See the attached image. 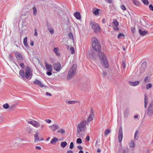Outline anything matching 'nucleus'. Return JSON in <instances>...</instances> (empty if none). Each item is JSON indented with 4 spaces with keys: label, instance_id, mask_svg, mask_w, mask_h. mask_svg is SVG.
<instances>
[{
    "label": "nucleus",
    "instance_id": "f257e3e1",
    "mask_svg": "<svg viewBox=\"0 0 153 153\" xmlns=\"http://www.w3.org/2000/svg\"><path fill=\"white\" fill-rule=\"evenodd\" d=\"M91 43L93 49L97 52L99 51L98 55L102 62V65L105 68H108L109 65L108 61L105 54L102 52L100 51L101 47L97 39L95 37L92 38Z\"/></svg>",
    "mask_w": 153,
    "mask_h": 153
},
{
    "label": "nucleus",
    "instance_id": "f03ea898",
    "mask_svg": "<svg viewBox=\"0 0 153 153\" xmlns=\"http://www.w3.org/2000/svg\"><path fill=\"white\" fill-rule=\"evenodd\" d=\"M76 64L73 65L70 68L67 76V79L70 80L74 76L76 71Z\"/></svg>",
    "mask_w": 153,
    "mask_h": 153
},
{
    "label": "nucleus",
    "instance_id": "7ed1b4c3",
    "mask_svg": "<svg viewBox=\"0 0 153 153\" xmlns=\"http://www.w3.org/2000/svg\"><path fill=\"white\" fill-rule=\"evenodd\" d=\"M86 123L85 120H83L77 125V132L78 133H79L82 131H85Z\"/></svg>",
    "mask_w": 153,
    "mask_h": 153
},
{
    "label": "nucleus",
    "instance_id": "20e7f679",
    "mask_svg": "<svg viewBox=\"0 0 153 153\" xmlns=\"http://www.w3.org/2000/svg\"><path fill=\"white\" fill-rule=\"evenodd\" d=\"M90 25L95 33H97L100 30V28L99 25L94 21H91L90 22Z\"/></svg>",
    "mask_w": 153,
    "mask_h": 153
},
{
    "label": "nucleus",
    "instance_id": "39448f33",
    "mask_svg": "<svg viewBox=\"0 0 153 153\" xmlns=\"http://www.w3.org/2000/svg\"><path fill=\"white\" fill-rule=\"evenodd\" d=\"M25 71V77L26 79H30L32 76V74L31 72L30 68L28 66L26 67Z\"/></svg>",
    "mask_w": 153,
    "mask_h": 153
},
{
    "label": "nucleus",
    "instance_id": "423d86ee",
    "mask_svg": "<svg viewBox=\"0 0 153 153\" xmlns=\"http://www.w3.org/2000/svg\"><path fill=\"white\" fill-rule=\"evenodd\" d=\"M146 114L149 118H151L153 114V101L149 104Z\"/></svg>",
    "mask_w": 153,
    "mask_h": 153
},
{
    "label": "nucleus",
    "instance_id": "0eeeda50",
    "mask_svg": "<svg viewBox=\"0 0 153 153\" xmlns=\"http://www.w3.org/2000/svg\"><path fill=\"white\" fill-rule=\"evenodd\" d=\"M91 112L90 115L88 117V119L86 121V123H88L89 122L93 120V117L94 116V111L92 108H91Z\"/></svg>",
    "mask_w": 153,
    "mask_h": 153
},
{
    "label": "nucleus",
    "instance_id": "6e6552de",
    "mask_svg": "<svg viewBox=\"0 0 153 153\" xmlns=\"http://www.w3.org/2000/svg\"><path fill=\"white\" fill-rule=\"evenodd\" d=\"M45 124L43 123H40L36 121H35L34 122L33 126L35 127L36 128H38L39 127H40L41 129H42L45 127Z\"/></svg>",
    "mask_w": 153,
    "mask_h": 153
},
{
    "label": "nucleus",
    "instance_id": "1a4fd4ad",
    "mask_svg": "<svg viewBox=\"0 0 153 153\" xmlns=\"http://www.w3.org/2000/svg\"><path fill=\"white\" fill-rule=\"evenodd\" d=\"M15 56L18 60H23V59L21 54L19 52L16 51L15 52Z\"/></svg>",
    "mask_w": 153,
    "mask_h": 153
},
{
    "label": "nucleus",
    "instance_id": "9d476101",
    "mask_svg": "<svg viewBox=\"0 0 153 153\" xmlns=\"http://www.w3.org/2000/svg\"><path fill=\"white\" fill-rule=\"evenodd\" d=\"M123 137V133L122 128L121 127H120L119 131L118 140L120 142H121Z\"/></svg>",
    "mask_w": 153,
    "mask_h": 153
},
{
    "label": "nucleus",
    "instance_id": "9b49d317",
    "mask_svg": "<svg viewBox=\"0 0 153 153\" xmlns=\"http://www.w3.org/2000/svg\"><path fill=\"white\" fill-rule=\"evenodd\" d=\"M61 68V65L59 63L55 64L53 65V69L56 71L60 70Z\"/></svg>",
    "mask_w": 153,
    "mask_h": 153
},
{
    "label": "nucleus",
    "instance_id": "f8f14e48",
    "mask_svg": "<svg viewBox=\"0 0 153 153\" xmlns=\"http://www.w3.org/2000/svg\"><path fill=\"white\" fill-rule=\"evenodd\" d=\"M146 67V63L145 62L143 63L141 65V67L140 68V70L141 73H142L145 70Z\"/></svg>",
    "mask_w": 153,
    "mask_h": 153
},
{
    "label": "nucleus",
    "instance_id": "ddd939ff",
    "mask_svg": "<svg viewBox=\"0 0 153 153\" xmlns=\"http://www.w3.org/2000/svg\"><path fill=\"white\" fill-rule=\"evenodd\" d=\"M33 83L35 84L38 85L39 86L41 87H44V85L42 83L41 81L37 79H36L35 81L33 82Z\"/></svg>",
    "mask_w": 153,
    "mask_h": 153
},
{
    "label": "nucleus",
    "instance_id": "4468645a",
    "mask_svg": "<svg viewBox=\"0 0 153 153\" xmlns=\"http://www.w3.org/2000/svg\"><path fill=\"white\" fill-rule=\"evenodd\" d=\"M38 135L39 133L37 132H36L34 135V141L36 143V142H38V141H42L43 140V138H41V139H39L38 137Z\"/></svg>",
    "mask_w": 153,
    "mask_h": 153
},
{
    "label": "nucleus",
    "instance_id": "2eb2a0df",
    "mask_svg": "<svg viewBox=\"0 0 153 153\" xmlns=\"http://www.w3.org/2000/svg\"><path fill=\"white\" fill-rule=\"evenodd\" d=\"M47 28L51 34H53L54 33V30L51 27V25L48 23L47 24Z\"/></svg>",
    "mask_w": 153,
    "mask_h": 153
},
{
    "label": "nucleus",
    "instance_id": "dca6fc26",
    "mask_svg": "<svg viewBox=\"0 0 153 153\" xmlns=\"http://www.w3.org/2000/svg\"><path fill=\"white\" fill-rule=\"evenodd\" d=\"M50 128L53 131H55L57 129L59 128V126L58 125H53L49 126Z\"/></svg>",
    "mask_w": 153,
    "mask_h": 153
},
{
    "label": "nucleus",
    "instance_id": "f3484780",
    "mask_svg": "<svg viewBox=\"0 0 153 153\" xmlns=\"http://www.w3.org/2000/svg\"><path fill=\"white\" fill-rule=\"evenodd\" d=\"M139 81H136L133 82L131 81L129 82V84L131 86H135L139 84Z\"/></svg>",
    "mask_w": 153,
    "mask_h": 153
},
{
    "label": "nucleus",
    "instance_id": "a211bd4d",
    "mask_svg": "<svg viewBox=\"0 0 153 153\" xmlns=\"http://www.w3.org/2000/svg\"><path fill=\"white\" fill-rule=\"evenodd\" d=\"M74 16L77 19L80 20L81 19V17L79 12H76V13H74Z\"/></svg>",
    "mask_w": 153,
    "mask_h": 153
},
{
    "label": "nucleus",
    "instance_id": "6ab92c4d",
    "mask_svg": "<svg viewBox=\"0 0 153 153\" xmlns=\"http://www.w3.org/2000/svg\"><path fill=\"white\" fill-rule=\"evenodd\" d=\"M45 66L46 68L48 71H52V66L51 65L45 63Z\"/></svg>",
    "mask_w": 153,
    "mask_h": 153
},
{
    "label": "nucleus",
    "instance_id": "aec40b11",
    "mask_svg": "<svg viewBox=\"0 0 153 153\" xmlns=\"http://www.w3.org/2000/svg\"><path fill=\"white\" fill-rule=\"evenodd\" d=\"M139 34L141 36H143L146 34L148 33V31L146 30L142 31L141 29L139 30Z\"/></svg>",
    "mask_w": 153,
    "mask_h": 153
},
{
    "label": "nucleus",
    "instance_id": "412c9836",
    "mask_svg": "<svg viewBox=\"0 0 153 153\" xmlns=\"http://www.w3.org/2000/svg\"><path fill=\"white\" fill-rule=\"evenodd\" d=\"M144 107L146 108L148 102V99L147 97L146 94L144 95Z\"/></svg>",
    "mask_w": 153,
    "mask_h": 153
},
{
    "label": "nucleus",
    "instance_id": "4be33fe9",
    "mask_svg": "<svg viewBox=\"0 0 153 153\" xmlns=\"http://www.w3.org/2000/svg\"><path fill=\"white\" fill-rule=\"evenodd\" d=\"M139 133V131L137 130L136 131L134 134V140H137L138 139V136L137 135Z\"/></svg>",
    "mask_w": 153,
    "mask_h": 153
},
{
    "label": "nucleus",
    "instance_id": "5701e85b",
    "mask_svg": "<svg viewBox=\"0 0 153 153\" xmlns=\"http://www.w3.org/2000/svg\"><path fill=\"white\" fill-rule=\"evenodd\" d=\"M19 74L23 78H24L25 77V73L23 70H22L19 71Z\"/></svg>",
    "mask_w": 153,
    "mask_h": 153
},
{
    "label": "nucleus",
    "instance_id": "b1692460",
    "mask_svg": "<svg viewBox=\"0 0 153 153\" xmlns=\"http://www.w3.org/2000/svg\"><path fill=\"white\" fill-rule=\"evenodd\" d=\"M129 146L131 148H134V143L133 140H131L130 142L128 143Z\"/></svg>",
    "mask_w": 153,
    "mask_h": 153
},
{
    "label": "nucleus",
    "instance_id": "393cba45",
    "mask_svg": "<svg viewBox=\"0 0 153 153\" xmlns=\"http://www.w3.org/2000/svg\"><path fill=\"white\" fill-rule=\"evenodd\" d=\"M77 102H78L79 104L80 103V102L79 101H76L74 100H69L67 101L66 102L70 104H75Z\"/></svg>",
    "mask_w": 153,
    "mask_h": 153
},
{
    "label": "nucleus",
    "instance_id": "a878e982",
    "mask_svg": "<svg viewBox=\"0 0 153 153\" xmlns=\"http://www.w3.org/2000/svg\"><path fill=\"white\" fill-rule=\"evenodd\" d=\"M27 37H25L23 40V44L26 47H27L28 46V44L27 43Z\"/></svg>",
    "mask_w": 153,
    "mask_h": 153
},
{
    "label": "nucleus",
    "instance_id": "bb28decb",
    "mask_svg": "<svg viewBox=\"0 0 153 153\" xmlns=\"http://www.w3.org/2000/svg\"><path fill=\"white\" fill-rule=\"evenodd\" d=\"M25 129L27 133L29 134H31L33 131L32 129L29 127L26 128Z\"/></svg>",
    "mask_w": 153,
    "mask_h": 153
},
{
    "label": "nucleus",
    "instance_id": "cd10ccee",
    "mask_svg": "<svg viewBox=\"0 0 153 153\" xmlns=\"http://www.w3.org/2000/svg\"><path fill=\"white\" fill-rule=\"evenodd\" d=\"M32 9L33 10V15L34 16H36L37 13V10L36 7L35 6H34L32 7Z\"/></svg>",
    "mask_w": 153,
    "mask_h": 153
},
{
    "label": "nucleus",
    "instance_id": "c85d7f7f",
    "mask_svg": "<svg viewBox=\"0 0 153 153\" xmlns=\"http://www.w3.org/2000/svg\"><path fill=\"white\" fill-rule=\"evenodd\" d=\"M58 141V139L56 137L53 138L51 141V143L52 144H54L55 143Z\"/></svg>",
    "mask_w": 153,
    "mask_h": 153
},
{
    "label": "nucleus",
    "instance_id": "c756f323",
    "mask_svg": "<svg viewBox=\"0 0 153 153\" xmlns=\"http://www.w3.org/2000/svg\"><path fill=\"white\" fill-rule=\"evenodd\" d=\"M132 2L135 5L138 6L140 4V2L137 0H133Z\"/></svg>",
    "mask_w": 153,
    "mask_h": 153
},
{
    "label": "nucleus",
    "instance_id": "7c9ffc66",
    "mask_svg": "<svg viewBox=\"0 0 153 153\" xmlns=\"http://www.w3.org/2000/svg\"><path fill=\"white\" fill-rule=\"evenodd\" d=\"M100 10V9H97L93 11V12L95 15H97L99 14V11Z\"/></svg>",
    "mask_w": 153,
    "mask_h": 153
},
{
    "label": "nucleus",
    "instance_id": "2f4dec72",
    "mask_svg": "<svg viewBox=\"0 0 153 153\" xmlns=\"http://www.w3.org/2000/svg\"><path fill=\"white\" fill-rule=\"evenodd\" d=\"M67 145V143L66 142H63L61 143V146L63 147H65Z\"/></svg>",
    "mask_w": 153,
    "mask_h": 153
},
{
    "label": "nucleus",
    "instance_id": "473e14b6",
    "mask_svg": "<svg viewBox=\"0 0 153 153\" xmlns=\"http://www.w3.org/2000/svg\"><path fill=\"white\" fill-rule=\"evenodd\" d=\"M68 36L70 39H72L73 40H74V36L72 33H69Z\"/></svg>",
    "mask_w": 153,
    "mask_h": 153
},
{
    "label": "nucleus",
    "instance_id": "72a5a7b5",
    "mask_svg": "<svg viewBox=\"0 0 153 153\" xmlns=\"http://www.w3.org/2000/svg\"><path fill=\"white\" fill-rule=\"evenodd\" d=\"M57 132L58 133H60L62 134H64L65 133V130L62 129L58 130Z\"/></svg>",
    "mask_w": 153,
    "mask_h": 153
},
{
    "label": "nucleus",
    "instance_id": "f704fd0d",
    "mask_svg": "<svg viewBox=\"0 0 153 153\" xmlns=\"http://www.w3.org/2000/svg\"><path fill=\"white\" fill-rule=\"evenodd\" d=\"M3 107L5 109H7L9 107V105L7 103H5L3 105Z\"/></svg>",
    "mask_w": 153,
    "mask_h": 153
},
{
    "label": "nucleus",
    "instance_id": "c9c22d12",
    "mask_svg": "<svg viewBox=\"0 0 153 153\" xmlns=\"http://www.w3.org/2000/svg\"><path fill=\"white\" fill-rule=\"evenodd\" d=\"M113 23L114 26L118 25V22L117 20L115 19L113 21Z\"/></svg>",
    "mask_w": 153,
    "mask_h": 153
},
{
    "label": "nucleus",
    "instance_id": "e433bc0d",
    "mask_svg": "<svg viewBox=\"0 0 153 153\" xmlns=\"http://www.w3.org/2000/svg\"><path fill=\"white\" fill-rule=\"evenodd\" d=\"M152 85L150 83L146 85V89H149L152 87Z\"/></svg>",
    "mask_w": 153,
    "mask_h": 153
},
{
    "label": "nucleus",
    "instance_id": "4c0bfd02",
    "mask_svg": "<svg viewBox=\"0 0 153 153\" xmlns=\"http://www.w3.org/2000/svg\"><path fill=\"white\" fill-rule=\"evenodd\" d=\"M82 140L81 138H78L76 140V143L79 144H81L82 143Z\"/></svg>",
    "mask_w": 153,
    "mask_h": 153
},
{
    "label": "nucleus",
    "instance_id": "58836bf2",
    "mask_svg": "<svg viewBox=\"0 0 153 153\" xmlns=\"http://www.w3.org/2000/svg\"><path fill=\"white\" fill-rule=\"evenodd\" d=\"M70 50L71 52V53L72 54H74L75 53V51L74 49V48L73 47H71L70 49Z\"/></svg>",
    "mask_w": 153,
    "mask_h": 153
},
{
    "label": "nucleus",
    "instance_id": "ea45409f",
    "mask_svg": "<svg viewBox=\"0 0 153 153\" xmlns=\"http://www.w3.org/2000/svg\"><path fill=\"white\" fill-rule=\"evenodd\" d=\"M110 132V130L106 129L105 131V135H107Z\"/></svg>",
    "mask_w": 153,
    "mask_h": 153
},
{
    "label": "nucleus",
    "instance_id": "a19ab883",
    "mask_svg": "<svg viewBox=\"0 0 153 153\" xmlns=\"http://www.w3.org/2000/svg\"><path fill=\"white\" fill-rule=\"evenodd\" d=\"M74 146V143L73 142H71L70 143L69 148L71 149H72L73 148Z\"/></svg>",
    "mask_w": 153,
    "mask_h": 153
},
{
    "label": "nucleus",
    "instance_id": "79ce46f5",
    "mask_svg": "<svg viewBox=\"0 0 153 153\" xmlns=\"http://www.w3.org/2000/svg\"><path fill=\"white\" fill-rule=\"evenodd\" d=\"M120 8L122 9V10H126V8L125 6L123 5H121L120 6Z\"/></svg>",
    "mask_w": 153,
    "mask_h": 153
},
{
    "label": "nucleus",
    "instance_id": "37998d69",
    "mask_svg": "<svg viewBox=\"0 0 153 153\" xmlns=\"http://www.w3.org/2000/svg\"><path fill=\"white\" fill-rule=\"evenodd\" d=\"M125 36L123 34L120 33L117 36L118 38H120L121 36L124 37Z\"/></svg>",
    "mask_w": 153,
    "mask_h": 153
},
{
    "label": "nucleus",
    "instance_id": "c03bdc74",
    "mask_svg": "<svg viewBox=\"0 0 153 153\" xmlns=\"http://www.w3.org/2000/svg\"><path fill=\"white\" fill-rule=\"evenodd\" d=\"M20 65L21 66V68L24 69L25 68V65L23 63H21L20 64Z\"/></svg>",
    "mask_w": 153,
    "mask_h": 153
},
{
    "label": "nucleus",
    "instance_id": "a18cd8bd",
    "mask_svg": "<svg viewBox=\"0 0 153 153\" xmlns=\"http://www.w3.org/2000/svg\"><path fill=\"white\" fill-rule=\"evenodd\" d=\"M122 63L123 67L124 68H126V64L124 60L122 61Z\"/></svg>",
    "mask_w": 153,
    "mask_h": 153
},
{
    "label": "nucleus",
    "instance_id": "49530a36",
    "mask_svg": "<svg viewBox=\"0 0 153 153\" xmlns=\"http://www.w3.org/2000/svg\"><path fill=\"white\" fill-rule=\"evenodd\" d=\"M52 71H48V72H47L46 73V74L48 76H50L52 75Z\"/></svg>",
    "mask_w": 153,
    "mask_h": 153
},
{
    "label": "nucleus",
    "instance_id": "de8ad7c7",
    "mask_svg": "<svg viewBox=\"0 0 153 153\" xmlns=\"http://www.w3.org/2000/svg\"><path fill=\"white\" fill-rule=\"evenodd\" d=\"M35 121H28V123L31 124L33 126L34 122Z\"/></svg>",
    "mask_w": 153,
    "mask_h": 153
},
{
    "label": "nucleus",
    "instance_id": "09e8293b",
    "mask_svg": "<svg viewBox=\"0 0 153 153\" xmlns=\"http://www.w3.org/2000/svg\"><path fill=\"white\" fill-rule=\"evenodd\" d=\"M118 26H114L113 27L114 29L116 30H119V28L117 27Z\"/></svg>",
    "mask_w": 153,
    "mask_h": 153
},
{
    "label": "nucleus",
    "instance_id": "8fccbe9b",
    "mask_svg": "<svg viewBox=\"0 0 153 153\" xmlns=\"http://www.w3.org/2000/svg\"><path fill=\"white\" fill-rule=\"evenodd\" d=\"M149 9L150 10L153 11V6L152 5L150 4L149 6Z\"/></svg>",
    "mask_w": 153,
    "mask_h": 153
},
{
    "label": "nucleus",
    "instance_id": "3c124183",
    "mask_svg": "<svg viewBox=\"0 0 153 153\" xmlns=\"http://www.w3.org/2000/svg\"><path fill=\"white\" fill-rule=\"evenodd\" d=\"M9 59L10 61H12L13 60L12 56L11 54L9 55Z\"/></svg>",
    "mask_w": 153,
    "mask_h": 153
},
{
    "label": "nucleus",
    "instance_id": "603ef678",
    "mask_svg": "<svg viewBox=\"0 0 153 153\" xmlns=\"http://www.w3.org/2000/svg\"><path fill=\"white\" fill-rule=\"evenodd\" d=\"M131 31L132 32L134 33L135 31V29L134 27H132L131 28Z\"/></svg>",
    "mask_w": 153,
    "mask_h": 153
},
{
    "label": "nucleus",
    "instance_id": "864d4df0",
    "mask_svg": "<svg viewBox=\"0 0 153 153\" xmlns=\"http://www.w3.org/2000/svg\"><path fill=\"white\" fill-rule=\"evenodd\" d=\"M45 121L46 123H50L51 122V120L50 119H47L45 120Z\"/></svg>",
    "mask_w": 153,
    "mask_h": 153
},
{
    "label": "nucleus",
    "instance_id": "5fc2aeb1",
    "mask_svg": "<svg viewBox=\"0 0 153 153\" xmlns=\"http://www.w3.org/2000/svg\"><path fill=\"white\" fill-rule=\"evenodd\" d=\"M53 51L55 53H56L58 51V49L57 48H55L53 49Z\"/></svg>",
    "mask_w": 153,
    "mask_h": 153
},
{
    "label": "nucleus",
    "instance_id": "6e6d98bb",
    "mask_svg": "<svg viewBox=\"0 0 153 153\" xmlns=\"http://www.w3.org/2000/svg\"><path fill=\"white\" fill-rule=\"evenodd\" d=\"M35 149L37 150H40L41 149V147L39 146H36L35 147Z\"/></svg>",
    "mask_w": 153,
    "mask_h": 153
},
{
    "label": "nucleus",
    "instance_id": "4d7b16f0",
    "mask_svg": "<svg viewBox=\"0 0 153 153\" xmlns=\"http://www.w3.org/2000/svg\"><path fill=\"white\" fill-rule=\"evenodd\" d=\"M77 148L81 150H82L83 149V147L82 146H77Z\"/></svg>",
    "mask_w": 153,
    "mask_h": 153
},
{
    "label": "nucleus",
    "instance_id": "13d9d810",
    "mask_svg": "<svg viewBox=\"0 0 153 153\" xmlns=\"http://www.w3.org/2000/svg\"><path fill=\"white\" fill-rule=\"evenodd\" d=\"M37 35H38V34L37 33L36 30V29H35V33L34 34V36H37Z\"/></svg>",
    "mask_w": 153,
    "mask_h": 153
},
{
    "label": "nucleus",
    "instance_id": "bf43d9fd",
    "mask_svg": "<svg viewBox=\"0 0 153 153\" xmlns=\"http://www.w3.org/2000/svg\"><path fill=\"white\" fill-rule=\"evenodd\" d=\"M46 95L47 96H51L52 95L50 93H49L48 92H46Z\"/></svg>",
    "mask_w": 153,
    "mask_h": 153
},
{
    "label": "nucleus",
    "instance_id": "052dcab7",
    "mask_svg": "<svg viewBox=\"0 0 153 153\" xmlns=\"http://www.w3.org/2000/svg\"><path fill=\"white\" fill-rule=\"evenodd\" d=\"M106 1L110 4L112 2V0H106Z\"/></svg>",
    "mask_w": 153,
    "mask_h": 153
},
{
    "label": "nucleus",
    "instance_id": "680f3d73",
    "mask_svg": "<svg viewBox=\"0 0 153 153\" xmlns=\"http://www.w3.org/2000/svg\"><path fill=\"white\" fill-rule=\"evenodd\" d=\"M90 138L89 136H87L86 137V140L87 141H89L90 140Z\"/></svg>",
    "mask_w": 153,
    "mask_h": 153
},
{
    "label": "nucleus",
    "instance_id": "e2e57ef3",
    "mask_svg": "<svg viewBox=\"0 0 153 153\" xmlns=\"http://www.w3.org/2000/svg\"><path fill=\"white\" fill-rule=\"evenodd\" d=\"M30 45L31 46H33L34 45V43L33 41H31L30 42Z\"/></svg>",
    "mask_w": 153,
    "mask_h": 153
},
{
    "label": "nucleus",
    "instance_id": "0e129e2a",
    "mask_svg": "<svg viewBox=\"0 0 153 153\" xmlns=\"http://www.w3.org/2000/svg\"><path fill=\"white\" fill-rule=\"evenodd\" d=\"M103 75L104 76H105L106 74V72L103 71Z\"/></svg>",
    "mask_w": 153,
    "mask_h": 153
},
{
    "label": "nucleus",
    "instance_id": "69168bd1",
    "mask_svg": "<svg viewBox=\"0 0 153 153\" xmlns=\"http://www.w3.org/2000/svg\"><path fill=\"white\" fill-rule=\"evenodd\" d=\"M146 153H150V150L149 149H148L146 150Z\"/></svg>",
    "mask_w": 153,
    "mask_h": 153
},
{
    "label": "nucleus",
    "instance_id": "338daca9",
    "mask_svg": "<svg viewBox=\"0 0 153 153\" xmlns=\"http://www.w3.org/2000/svg\"><path fill=\"white\" fill-rule=\"evenodd\" d=\"M148 80V77H146L144 79V81L145 82H146Z\"/></svg>",
    "mask_w": 153,
    "mask_h": 153
},
{
    "label": "nucleus",
    "instance_id": "774afa93",
    "mask_svg": "<svg viewBox=\"0 0 153 153\" xmlns=\"http://www.w3.org/2000/svg\"><path fill=\"white\" fill-rule=\"evenodd\" d=\"M67 153H73V152L72 151L70 150L68 151Z\"/></svg>",
    "mask_w": 153,
    "mask_h": 153
}]
</instances>
